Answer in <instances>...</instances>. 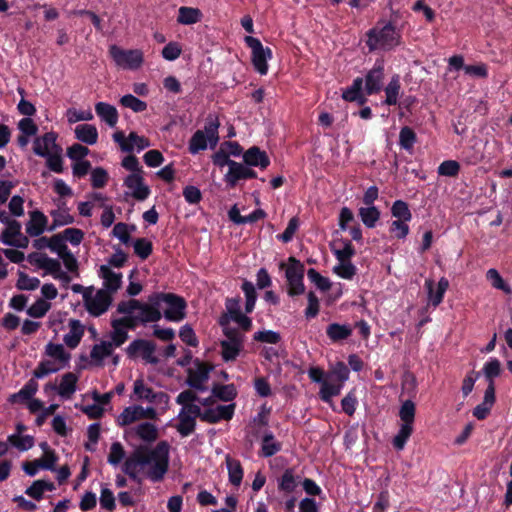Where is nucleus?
Masks as SVG:
<instances>
[{"mask_svg": "<svg viewBox=\"0 0 512 512\" xmlns=\"http://www.w3.org/2000/svg\"><path fill=\"white\" fill-rule=\"evenodd\" d=\"M169 467V445L160 442L153 449H138L124 462L123 471L129 477L142 482L147 478L152 482L164 478Z\"/></svg>", "mask_w": 512, "mask_h": 512, "instance_id": "nucleus-1", "label": "nucleus"}, {"mask_svg": "<svg viewBox=\"0 0 512 512\" xmlns=\"http://www.w3.org/2000/svg\"><path fill=\"white\" fill-rule=\"evenodd\" d=\"M117 310L119 313L123 314L124 321H126L130 327H135L140 323L156 322L162 317L158 305L153 304L150 300L149 303H140L137 300L121 302Z\"/></svg>", "mask_w": 512, "mask_h": 512, "instance_id": "nucleus-2", "label": "nucleus"}, {"mask_svg": "<svg viewBox=\"0 0 512 512\" xmlns=\"http://www.w3.org/2000/svg\"><path fill=\"white\" fill-rule=\"evenodd\" d=\"M401 44V33L391 23L380 20L366 33V45L370 51H389Z\"/></svg>", "mask_w": 512, "mask_h": 512, "instance_id": "nucleus-3", "label": "nucleus"}, {"mask_svg": "<svg viewBox=\"0 0 512 512\" xmlns=\"http://www.w3.org/2000/svg\"><path fill=\"white\" fill-rule=\"evenodd\" d=\"M45 358L34 370L33 375L36 378L56 373L69 365L71 355L62 344L48 343L45 346Z\"/></svg>", "mask_w": 512, "mask_h": 512, "instance_id": "nucleus-4", "label": "nucleus"}, {"mask_svg": "<svg viewBox=\"0 0 512 512\" xmlns=\"http://www.w3.org/2000/svg\"><path fill=\"white\" fill-rule=\"evenodd\" d=\"M220 122L216 116L210 115L207 118L203 130H197L189 141V152L193 155L207 149L214 148L219 142L218 129Z\"/></svg>", "mask_w": 512, "mask_h": 512, "instance_id": "nucleus-5", "label": "nucleus"}, {"mask_svg": "<svg viewBox=\"0 0 512 512\" xmlns=\"http://www.w3.org/2000/svg\"><path fill=\"white\" fill-rule=\"evenodd\" d=\"M327 379L330 383H323L320 387V398L332 405V399L341 393L344 383L349 379V369L343 362H337L330 367L327 373Z\"/></svg>", "mask_w": 512, "mask_h": 512, "instance_id": "nucleus-6", "label": "nucleus"}, {"mask_svg": "<svg viewBox=\"0 0 512 512\" xmlns=\"http://www.w3.org/2000/svg\"><path fill=\"white\" fill-rule=\"evenodd\" d=\"M131 399L140 402L150 403V406L157 408L160 414L165 413L169 408L170 398L164 392H156L145 383L142 377L133 382Z\"/></svg>", "mask_w": 512, "mask_h": 512, "instance_id": "nucleus-7", "label": "nucleus"}, {"mask_svg": "<svg viewBox=\"0 0 512 512\" xmlns=\"http://www.w3.org/2000/svg\"><path fill=\"white\" fill-rule=\"evenodd\" d=\"M159 415L160 413L154 406L144 407L140 404H132L122 410L115 422L119 427L128 429L143 420H157Z\"/></svg>", "mask_w": 512, "mask_h": 512, "instance_id": "nucleus-8", "label": "nucleus"}, {"mask_svg": "<svg viewBox=\"0 0 512 512\" xmlns=\"http://www.w3.org/2000/svg\"><path fill=\"white\" fill-rule=\"evenodd\" d=\"M150 301L158 305L165 304L164 317L171 322H180L186 316V303L183 298L171 293H158L150 297Z\"/></svg>", "mask_w": 512, "mask_h": 512, "instance_id": "nucleus-9", "label": "nucleus"}, {"mask_svg": "<svg viewBox=\"0 0 512 512\" xmlns=\"http://www.w3.org/2000/svg\"><path fill=\"white\" fill-rule=\"evenodd\" d=\"M416 407L413 401L406 400L399 409V418L401 421L399 430L393 438V445L397 450H402L413 432V423L415 419Z\"/></svg>", "mask_w": 512, "mask_h": 512, "instance_id": "nucleus-10", "label": "nucleus"}, {"mask_svg": "<svg viewBox=\"0 0 512 512\" xmlns=\"http://www.w3.org/2000/svg\"><path fill=\"white\" fill-rule=\"evenodd\" d=\"M109 55L114 64L123 70L136 71L144 64V53L141 49H124L117 45H111Z\"/></svg>", "mask_w": 512, "mask_h": 512, "instance_id": "nucleus-11", "label": "nucleus"}, {"mask_svg": "<svg viewBox=\"0 0 512 512\" xmlns=\"http://www.w3.org/2000/svg\"><path fill=\"white\" fill-rule=\"evenodd\" d=\"M285 271L290 296L301 295L305 291L304 265L294 257H289L287 263L280 266Z\"/></svg>", "mask_w": 512, "mask_h": 512, "instance_id": "nucleus-12", "label": "nucleus"}, {"mask_svg": "<svg viewBox=\"0 0 512 512\" xmlns=\"http://www.w3.org/2000/svg\"><path fill=\"white\" fill-rule=\"evenodd\" d=\"M84 306L88 313L98 317L104 314L112 303V296L104 289L87 287L84 291Z\"/></svg>", "mask_w": 512, "mask_h": 512, "instance_id": "nucleus-13", "label": "nucleus"}, {"mask_svg": "<svg viewBox=\"0 0 512 512\" xmlns=\"http://www.w3.org/2000/svg\"><path fill=\"white\" fill-rule=\"evenodd\" d=\"M244 41L251 49V62L254 69L260 75H266L269 70L268 62L272 59V50L264 47L261 41L253 36H246Z\"/></svg>", "mask_w": 512, "mask_h": 512, "instance_id": "nucleus-14", "label": "nucleus"}, {"mask_svg": "<svg viewBox=\"0 0 512 512\" xmlns=\"http://www.w3.org/2000/svg\"><path fill=\"white\" fill-rule=\"evenodd\" d=\"M30 263L36 268L43 270L44 275H50L54 279L61 281L63 284H68L71 280L67 272H65L61 263L57 259L48 257L42 253H35L30 255Z\"/></svg>", "mask_w": 512, "mask_h": 512, "instance_id": "nucleus-15", "label": "nucleus"}, {"mask_svg": "<svg viewBox=\"0 0 512 512\" xmlns=\"http://www.w3.org/2000/svg\"><path fill=\"white\" fill-rule=\"evenodd\" d=\"M223 330L226 339L221 341V355L224 361H233L243 349L244 334L233 330L231 327H225Z\"/></svg>", "mask_w": 512, "mask_h": 512, "instance_id": "nucleus-16", "label": "nucleus"}, {"mask_svg": "<svg viewBox=\"0 0 512 512\" xmlns=\"http://www.w3.org/2000/svg\"><path fill=\"white\" fill-rule=\"evenodd\" d=\"M226 315L221 319V325L223 329L230 327L229 322H235L243 332L249 331L252 327V321L249 317L241 313L240 300L239 299H228L226 302Z\"/></svg>", "mask_w": 512, "mask_h": 512, "instance_id": "nucleus-17", "label": "nucleus"}, {"mask_svg": "<svg viewBox=\"0 0 512 512\" xmlns=\"http://www.w3.org/2000/svg\"><path fill=\"white\" fill-rule=\"evenodd\" d=\"M113 140L120 146L122 151L132 152L134 150L141 151L150 146L147 138L139 136L135 132H131L127 137L122 131H116L113 134Z\"/></svg>", "mask_w": 512, "mask_h": 512, "instance_id": "nucleus-18", "label": "nucleus"}, {"mask_svg": "<svg viewBox=\"0 0 512 512\" xmlns=\"http://www.w3.org/2000/svg\"><path fill=\"white\" fill-rule=\"evenodd\" d=\"M125 194L138 201H143L150 194L149 187L145 184L143 174H129L124 179Z\"/></svg>", "mask_w": 512, "mask_h": 512, "instance_id": "nucleus-19", "label": "nucleus"}, {"mask_svg": "<svg viewBox=\"0 0 512 512\" xmlns=\"http://www.w3.org/2000/svg\"><path fill=\"white\" fill-rule=\"evenodd\" d=\"M0 241L4 245L16 248H26L29 244L28 238L21 232V225L17 221H12L3 230Z\"/></svg>", "mask_w": 512, "mask_h": 512, "instance_id": "nucleus-20", "label": "nucleus"}, {"mask_svg": "<svg viewBox=\"0 0 512 512\" xmlns=\"http://www.w3.org/2000/svg\"><path fill=\"white\" fill-rule=\"evenodd\" d=\"M124 436L126 438L134 437L143 442L151 443L158 438V428L151 422L143 421L133 427L125 429Z\"/></svg>", "mask_w": 512, "mask_h": 512, "instance_id": "nucleus-21", "label": "nucleus"}, {"mask_svg": "<svg viewBox=\"0 0 512 512\" xmlns=\"http://www.w3.org/2000/svg\"><path fill=\"white\" fill-rule=\"evenodd\" d=\"M57 134L48 132L37 137L33 143V151L36 155L45 157L54 153H62V148L56 143Z\"/></svg>", "mask_w": 512, "mask_h": 512, "instance_id": "nucleus-22", "label": "nucleus"}, {"mask_svg": "<svg viewBox=\"0 0 512 512\" xmlns=\"http://www.w3.org/2000/svg\"><path fill=\"white\" fill-rule=\"evenodd\" d=\"M256 173L246 164L232 162L230 169L224 175V181L229 187H235L240 180L255 178Z\"/></svg>", "mask_w": 512, "mask_h": 512, "instance_id": "nucleus-23", "label": "nucleus"}, {"mask_svg": "<svg viewBox=\"0 0 512 512\" xmlns=\"http://www.w3.org/2000/svg\"><path fill=\"white\" fill-rule=\"evenodd\" d=\"M210 368L201 362H195L188 370V384L196 390H205V383L209 378Z\"/></svg>", "mask_w": 512, "mask_h": 512, "instance_id": "nucleus-24", "label": "nucleus"}, {"mask_svg": "<svg viewBox=\"0 0 512 512\" xmlns=\"http://www.w3.org/2000/svg\"><path fill=\"white\" fill-rule=\"evenodd\" d=\"M234 409V404L212 406L203 411L201 419L210 423L229 420L234 414Z\"/></svg>", "mask_w": 512, "mask_h": 512, "instance_id": "nucleus-25", "label": "nucleus"}, {"mask_svg": "<svg viewBox=\"0 0 512 512\" xmlns=\"http://www.w3.org/2000/svg\"><path fill=\"white\" fill-rule=\"evenodd\" d=\"M425 287L429 303L437 307L443 301L444 294L449 287V281L445 277H442L437 285H435L433 280L427 279L425 281Z\"/></svg>", "mask_w": 512, "mask_h": 512, "instance_id": "nucleus-26", "label": "nucleus"}, {"mask_svg": "<svg viewBox=\"0 0 512 512\" xmlns=\"http://www.w3.org/2000/svg\"><path fill=\"white\" fill-rule=\"evenodd\" d=\"M384 78V66L377 62L375 66L367 73L365 77V92L368 95L377 93L382 88Z\"/></svg>", "mask_w": 512, "mask_h": 512, "instance_id": "nucleus-27", "label": "nucleus"}, {"mask_svg": "<svg viewBox=\"0 0 512 512\" xmlns=\"http://www.w3.org/2000/svg\"><path fill=\"white\" fill-rule=\"evenodd\" d=\"M48 218L39 210H34L29 213V220L26 223V233L31 237H38L47 227Z\"/></svg>", "mask_w": 512, "mask_h": 512, "instance_id": "nucleus-28", "label": "nucleus"}, {"mask_svg": "<svg viewBox=\"0 0 512 512\" xmlns=\"http://www.w3.org/2000/svg\"><path fill=\"white\" fill-rule=\"evenodd\" d=\"M84 325L77 319H70L68 322V332L64 335L63 341L71 349L76 348L83 335Z\"/></svg>", "mask_w": 512, "mask_h": 512, "instance_id": "nucleus-29", "label": "nucleus"}, {"mask_svg": "<svg viewBox=\"0 0 512 512\" xmlns=\"http://www.w3.org/2000/svg\"><path fill=\"white\" fill-rule=\"evenodd\" d=\"M100 276L103 279L104 290L110 294L116 292L122 284V274L114 271L109 266L103 265L100 267Z\"/></svg>", "mask_w": 512, "mask_h": 512, "instance_id": "nucleus-30", "label": "nucleus"}, {"mask_svg": "<svg viewBox=\"0 0 512 512\" xmlns=\"http://www.w3.org/2000/svg\"><path fill=\"white\" fill-rule=\"evenodd\" d=\"M243 161L248 167L266 168L270 161L265 152L258 147H251L243 154Z\"/></svg>", "mask_w": 512, "mask_h": 512, "instance_id": "nucleus-31", "label": "nucleus"}, {"mask_svg": "<svg viewBox=\"0 0 512 512\" xmlns=\"http://www.w3.org/2000/svg\"><path fill=\"white\" fill-rule=\"evenodd\" d=\"M495 400V388L487 387L483 401L473 409V416L479 420L485 419L489 415Z\"/></svg>", "mask_w": 512, "mask_h": 512, "instance_id": "nucleus-32", "label": "nucleus"}, {"mask_svg": "<svg viewBox=\"0 0 512 512\" xmlns=\"http://www.w3.org/2000/svg\"><path fill=\"white\" fill-rule=\"evenodd\" d=\"M95 111L98 117L105 122L109 127L113 128L118 122L117 109L106 102H98L95 105Z\"/></svg>", "mask_w": 512, "mask_h": 512, "instance_id": "nucleus-33", "label": "nucleus"}, {"mask_svg": "<svg viewBox=\"0 0 512 512\" xmlns=\"http://www.w3.org/2000/svg\"><path fill=\"white\" fill-rule=\"evenodd\" d=\"M75 138L87 145H94L98 141V130L92 124H79L74 129Z\"/></svg>", "mask_w": 512, "mask_h": 512, "instance_id": "nucleus-34", "label": "nucleus"}, {"mask_svg": "<svg viewBox=\"0 0 512 512\" xmlns=\"http://www.w3.org/2000/svg\"><path fill=\"white\" fill-rule=\"evenodd\" d=\"M203 14L199 8L181 6L178 9L177 23L181 25H194L200 22Z\"/></svg>", "mask_w": 512, "mask_h": 512, "instance_id": "nucleus-35", "label": "nucleus"}, {"mask_svg": "<svg viewBox=\"0 0 512 512\" xmlns=\"http://www.w3.org/2000/svg\"><path fill=\"white\" fill-rule=\"evenodd\" d=\"M78 379L79 378L75 373H65L61 378L59 386L57 387L59 396L65 399H70L76 391Z\"/></svg>", "mask_w": 512, "mask_h": 512, "instance_id": "nucleus-36", "label": "nucleus"}, {"mask_svg": "<svg viewBox=\"0 0 512 512\" xmlns=\"http://www.w3.org/2000/svg\"><path fill=\"white\" fill-rule=\"evenodd\" d=\"M363 79L358 77L354 79L351 86L347 87L343 93L342 97L346 101L350 102H358L359 104H363L366 102V98L362 93Z\"/></svg>", "mask_w": 512, "mask_h": 512, "instance_id": "nucleus-37", "label": "nucleus"}, {"mask_svg": "<svg viewBox=\"0 0 512 512\" xmlns=\"http://www.w3.org/2000/svg\"><path fill=\"white\" fill-rule=\"evenodd\" d=\"M225 461L230 483L239 487L244 475L240 462L229 455H226Z\"/></svg>", "mask_w": 512, "mask_h": 512, "instance_id": "nucleus-38", "label": "nucleus"}, {"mask_svg": "<svg viewBox=\"0 0 512 512\" xmlns=\"http://www.w3.org/2000/svg\"><path fill=\"white\" fill-rule=\"evenodd\" d=\"M130 325L124 321V316L120 319H116L113 321V332L111 335L112 344L114 346L122 345L127 339V330L131 329Z\"/></svg>", "mask_w": 512, "mask_h": 512, "instance_id": "nucleus-39", "label": "nucleus"}, {"mask_svg": "<svg viewBox=\"0 0 512 512\" xmlns=\"http://www.w3.org/2000/svg\"><path fill=\"white\" fill-rule=\"evenodd\" d=\"M50 215L53 219L52 225L48 228L49 231H52L58 227L72 224L74 222V217L70 214L69 210L65 207H59L50 212Z\"/></svg>", "mask_w": 512, "mask_h": 512, "instance_id": "nucleus-40", "label": "nucleus"}, {"mask_svg": "<svg viewBox=\"0 0 512 512\" xmlns=\"http://www.w3.org/2000/svg\"><path fill=\"white\" fill-rule=\"evenodd\" d=\"M385 91V101L384 103L387 105H396L398 102V99L400 97L401 92V83H400V77L398 75H394L387 86L384 89Z\"/></svg>", "mask_w": 512, "mask_h": 512, "instance_id": "nucleus-41", "label": "nucleus"}, {"mask_svg": "<svg viewBox=\"0 0 512 512\" xmlns=\"http://www.w3.org/2000/svg\"><path fill=\"white\" fill-rule=\"evenodd\" d=\"M114 350L111 342H101L96 344L90 353L91 361L96 365H101L103 361L109 357Z\"/></svg>", "mask_w": 512, "mask_h": 512, "instance_id": "nucleus-42", "label": "nucleus"}, {"mask_svg": "<svg viewBox=\"0 0 512 512\" xmlns=\"http://www.w3.org/2000/svg\"><path fill=\"white\" fill-rule=\"evenodd\" d=\"M501 362L497 358H490L483 366L482 373L484 374L488 386L495 388L494 379L501 374Z\"/></svg>", "mask_w": 512, "mask_h": 512, "instance_id": "nucleus-43", "label": "nucleus"}, {"mask_svg": "<svg viewBox=\"0 0 512 512\" xmlns=\"http://www.w3.org/2000/svg\"><path fill=\"white\" fill-rule=\"evenodd\" d=\"M486 279L494 289L501 290L506 294L512 293L511 286L503 279L497 269H488L486 272Z\"/></svg>", "mask_w": 512, "mask_h": 512, "instance_id": "nucleus-44", "label": "nucleus"}, {"mask_svg": "<svg viewBox=\"0 0 512 512\" xmlns=\"http://www.w3.org/2000/svg\"><path fill=\"white\" fill-rule=\"evenodd\" d=\"M326 333L332 341L336 342L351 336L352 328L346 324L332 323L327 327Z\"/></svg>", "mask_w": 512, "mask_h": 512, "instance_id": "nucleus-45", "label": "nucleus"}, {"mask_svg": "<svg viewBox=\"0 0 512 512\" xmlns=\"http://www.w3.org/2000/svg\"><path fill=\"white\" fill-rule=\"evenodd\" d=\"M55 486L52 482L46 480H36L26 489V494L35 500H40L45 491H53Z\"/></svg>", "mask_w": 512, "mask_h": 512, "instance_id": "nucleus-46", "label": "nucleus"}, {"mask_svg": "<svg viewBox=\"0 0 512 512\" xmlns=\"http://www.w3.org/2000/svg\"><path fill=\"white\" fill-rule=\"evenodd\" d=\"M38 390V383L31 379L17 393L10 397V401L15 403L19 401L30 400Z\"/></svg>", "mask_w": 512, "mask_h": 512, "instance_id": "nucleus-47", "label": "nucleus"}, {"mask_svg": "<svg viewBox=\"0 0 512 512\" xmlns=\"http://www.w3.org/2000/svg\"><path fill=\"white\" fill-rule=\"evenodd\" d=\"M333 273L345 280H352L357 273L356 266L351 261H337Z\"/></svg>", "mask_w": 512, "mask_h": 512, "instance_id": "nucleus-48", "label": "nucleus"}, {"mask_svg": "<svg viewBox=\"0 0 512 512\" xmlns=\"http://www.w3.org/2000/svg\"><path fill=\"white\" fill-rule=\"evenodd\" d=\"M359 216L366 227L373 228L380 218V212L375 206L367 205L359 209Z\"/></svg>", "mask_w": 512, "mask_h": 512, "instance_id": "nucleus-49", "label": "nucleus"}, {"mask_svg": "<svg viewBox=\"0 0 512 512\" xmlns=\"http://www.w3.org/2000/svg\"><path fill=\"white\" fill-rule=\"evenodd\" d=\"M299 477L295 476L292 470H286L279 480L278 487L281 491L291 493L299 485Z\"/></svg>", "mask_w": 512, "mask_h": 512, "instance_id": "nucleus-50", "label": "nucleus"}, {"mask_svg": "<svg viewBox=\"0 0 512 512\" xmlns=\"http://www.w3.org/2000/svg\"><path fill=\"white\" fill-rule=\"evenodd\" d=\"M8 442L20 451H27L34 446V437L31 435L12 434Z\"/></svg>", "mask_w": 512, "mask_h": 512, "instance_id": "nucleus-51", "label": "nucleus"}, {"mask_svg": "<svg viewBox=\"0 0 512 512\" xmlns=\"http://www.w3.org/2000/svg\"><path fill=\"white\" fill-rule=\"evenodd\" d=\"M65 117L69 124H74L80 121H91L94 115L90 109L78 110L76 108H69L65 112Z\"/></svg>", "mask_w": 512, "mask_h": 512, "instance_id": "nucleus-52", "label": "nucleus"}, {"mask_svg": "<svg viewBox=\"0 0 512 512\" xmlns=\"http://www.w3.org/2000/svg\"><path fill=\"white\" fill-rule=\"evenodd\" d=\"M121 105L131 109L134 112H143L147 109V103L138 99L132 94H127L121 97Z\"/></svg>", "mask_w": 512, "mask_h": 512, "instance_id": "nucleus-53", "label": "nucleus"}, {"mask_svg": "<svg viewBox=\"0 0 512 512\" xmlns=\"http://www.w3.org/2000/svg\"><path fill=\"white\" fill-rule=\"evenodd\" d=\"M134 229V226H129L126 223L120 222L114 226L112 234L123 244H128L130 242L131 233L134 231Z\"/></svg>", "mask_w": 512, "mask_h": 512, "instance_id": "nucleus-54", "label": "nucleus"}, {"mask_svg": "<svg viewBox=\"0 0 512 512\" xmlns=\"http://www.w3.org/2000/svg\"><path fill=\"white\" fill-rule=\"evenodd\" d=\"M391 213L393 217L397 218V220L410 221L412 218V214L407 203L402 200H397L393 203Z\"/></svg>", "mask_w": 512, "mask_h": 512, "instance_id": "nucleus-55", "label": "nucleus"}, {"mask_svg": "<svg viewBox=\"0 0 512 512\" xmlns=\"http://www.w3.org/2000/svg\"><path fill=\"white\" fill-rule=\"evenodd\" d=\"M307 276L309 280L321 291H328L332 286L331 281L327 277L322 276L313 268L308 270Z\"/></svg>", "mask_w": 512, "mask_h": 512, "instance_id": "nucleus-56", "label": "nucleus"}, {"mask_svg": "<svg viewBox=\"0 0 512 512\" xmlns=\"http://www.w3.org/2000/svg\"><path fill=\"white\" fill-rule=\"evenodd\" d=\"M125 457V450L120 442L112 443L107 461L113 466L119 465Z\"/></svg>", "mask_w": 512, "mask_h": 512, "instance_id": "nucleus-57", "label": "nucleus"}, {"mask_svg": "<svg viewBox=\"0 0 512 512\" xmlns=\"http://www.w3.org/2000/svg\"><path fill=\"white\" fill-rule=\"evenodd\" d=\"M51 308V304L44 300L38 299L27 310V314L34 318L43 317Z\"/></svg>", "mask_w": 512, "mask_h": 512, "instance_id": "nucleus-58", "label": "nucleus"}, {"mask_svg": "<svg viewBox=\"0 0 512 512\" xmlns=\"http://www.w3.org/2000/svg\"><path fill=\"white\" fill-rule=\"evenodd\" d=\"M460 171V164L455 160L443 161L437 169L440 176L455 177Z\"/></svg>", "mask_w": 512, "mask_h": 512, "instance_id": "nucleus-59", "label": "nucleus"}, {"mask_svg": "<svg viewBox=\"0 0 512 512\" xmlns=\"http://www.w3.org/2000/svg\"><path fill=\"white\" fill-rule=\"evenodd\" d=\"M416 141V135L409 127H403L399 133V144L405 150H411Z\"/></svg>", "mask_w": 512, "mask_h": 512, "instance_id": "nucleus-60", "label": "nucleus"}, {"mask_svg": "<svg viewBox=\"0 0 512 512\" xmlns=\"http://www.w3.org/2000/svg\"><path fill=\"white\" fill-rule=\"evenodd\" d=\"M280 450V445L274 440L272 434H266L262 441V453L265 457H270Z\"/></svg>", "mask_w": 512, "mask_h": 512, "instance_id": "nucleus-61", "label": "nucleus"}, {"mask_svg": "<svg viewBox=\"0 0 512 512\" xmlns=\"http://www.w3.org/2000/svg\"><path fill=\"white\" fill-rule=\"evenodd\" d=\"M179 424L177 426L178 432L182 436H187L194 430L195 427V419L191 416H186L182 413H179Z\"/></svg>", "mask_w": 512, "mask_h": 512, "instance_id": "nucleus-62", "label": "nucleus"}, {"mask_svg": "<svg viewBox=\"0 0 512 512\" xmlns=\"http://www.w3.org/2000/svg\"><path fill=\"white\" fill-rule=\"evenodd\" d=\"M153 345L145 340H137L129 345V353L133 355H144L153 351Z\"/></svg>", "mask_w": 512, "mask_h": 512, "instance_id": "nucleus-63", "label": "nucleus"}, {"mask_svg": "<svg viewBox=\"0 0 512 512\" xmlns=\"http://www.w3.org/2000/svg\"><path fill=\"white\" fill-rule=\"evenodd\" d=\"M133 247H134L135 253L141 259H146L152 252V243L145 238L137 239L134 242Z\"/></svg>", "mask_w": 512, "mask_h": 512, "instance_id": "nucleus-64", "label": "nucleus"}]
</instances>
